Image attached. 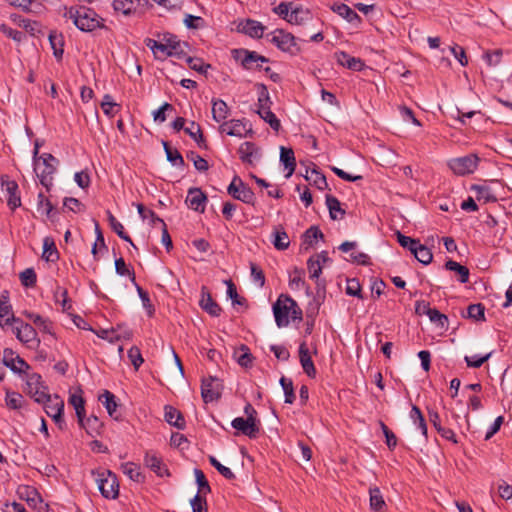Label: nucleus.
<instances>
[{
    "mask_svg": "<svg viewBox=\"0 0 512 512\" xmlns=\"http://www.w3.org/2000/svg\"><path fill=\"white\" fill-rule=\"evenodd\" d=\"M62 16L72 20L73 24L83 32H92L97 28H105L104 19L94 10L86 6L63 7Z\"/></svg>",
    "mask_w": 512,
    "mask_h": 512,
    "instance_id": "obj_1",
    "label": "nucleus"
},
{
    "mask_svg": "<svg viewBox=\"0 0 512 512\" xmlns=\"http://www.w3.org/2000/svg\"><path fill=\"white\" fill-rule=\"evenodd\" d=\"M39 145L35 144L33 151V168L40 183L47 189L50 190L53 185V174L56 172V165L58 160L50 153H44L38 156Z\"/></svg>",
    "mask_w": 512,
    "mask_h": 512,
    "instance_id": "obj_2",
    "label": "nucleus"
},
{
    "mask_svg": "<svg viewBox=\"0 0 512 512\" xmlns=\"http://www.w3.org/2000/svg\"><path fill=\"white\" fill-rule=\"evenodd\" d=\"M96 475V482L101 495L106 499H116L119 495V482L116 474L110 470L102 469L92 471Z\"/></svg>",
    "mask_w": 512,
    "mask_h": 512,
    "instance_id": "obj_3",
    "label": "nucleus"
},
{
    "mask_svg": "<svg viewBox=\"0 0 512 512\" xmlns=\"http://www.w3.org/2000/svg\"><path fill=\"white\" fill-rule=\"evenodd\" d=\"M480 158L477 154L471 153L461 157L451 158L447 166L456 176H466L474 173L478 168Z\"/></svg>",
    "mask_w": 512,
    "mask_h": 512,
    "instance_id": "obj_4",
    "label": "nucleus"
},
{
    "mask_svg": "<svg viewBox=\"0 0 512 512\" xmlns=\"http://www.w3.org/2000/svg\"><path fill=\"white\" fill-rule=\"evenodd\" d=\"M267 37L271 43L283 52L295 55L300 51L294 35L283 29H276L268 34Z\"/></svg>",
    "mask_w": 512,
    "mask_h": 512,
    "instance_id": "obj_5",
    "label": "nucleus"
},
{
    "mask_svg": "<svg viewBox=\"0 0 512 512\" xmlns=\"http://www.w3.org/2000/svg\"><path fill=\"white\" fill-rule=\"evenodd\" d=\"M219 132L238 138H246L253 135L252 125L244 118L223 122L219 126Z\"/></svg>",
    "mask_w": 512,
    "mask_h": 512,
    "instance_id": "obj_6",
    "label": "nucleus"
},
{
    "mask_svg": "<svg viewBox=\"0 0 512 512\" xmlns=\"http://www.w3.org/2000/svg\"><path fill=\"white\" fill-rule=\"evenodd\" d=\"M283 295H281L276 303L273 305V313L275 322L278 327H285L289 324V313L294 307H297L296 302L289 296H285L282 301Z\"/></svg>",
    "mask_w": 512,
    "mask_h": 512,
    "instance_id": "obj_7",
    "label": "nucleus"
},
{
    "mask_svg": "<svg viewBox=\"0 0 512 512\" xmlns=\"http://www.w3.org/2000/svg\"><path fill=\"white\" fill-rule=\"evenodd\" d=\"M227 191L236 200H240L246 204H254V192L238 176L233 178Z\"/></svg>",
    "mask_w": 512,
    "mask_h": 512,
    "instance_id": "obj_8",
    "label": "nucleus"
},
{
    "mask_svg": "<svg viewBox=\"0 0 512 512\" xmlns=\"http://www.w3.org/2000/svg\"><path fill=\"white\" fill-rule=\"evenodd\" d=\"M26 374V388L25 391L32 398L35 399L36 402H44L47 398V393L45 392L46 387L42 382V378L38 373H25Z\"/></svg>",
    "mask_w": 512,
    "mask_h": 512,
    "instance_id": "obj_9",
    "label": "nucleus"
},
{
    "mask_svg": "<svg viewBox=\"0 0 512 512\" xmlns=\"http://www.w3.org/2000/svg\"><path fill=\"white\" fill-rule=\"evenodd\" d=\"M3 364L16 374H24L30 369V365L15 351L5 348L2 356Z\"/></svg>",
    "mask_w": 512,
    "mask_h": 512,
    "instance_id": "obj_10",
    "label": "nucleus"
},
{
    "mask_svg": "<svg viewBox=\"0 0 512 512\" xmlns=\"http://www.w3.org/2000/svg\"><path fill=\"white\" fill-rule=\"evenodd\" d=\"M201 397L205 403L217 401L221 397V384L218 378L209 376L202 379Z\"/></svg>",
    "mask_w": 512,
    "mask_h": 512,
    "instance_id": "obj_11",
    "label": "nucleus"
},
{
    "mask_svg": "<svg viewBox=\"0 0 512 512\" xmlns=\"http://www.w3.org/2000/svg\"><path fill=\"white\" fill-rule=\"evenodd\" d=\"M44 403V409L46 414L51 417L54 422L59 426L60 429L63 428V425H65L64 419H63V410H64V403L62 400H60L58 397H55L52 399L48 394L47 398L45 399Z\"/></svg>",
    "mask_w": 512,
    "mask_h": 512,
    "instance_id": "obj_12",
    "label": "nucleus"
},
{
    "mask_svg": "<svg viewBox=\"0 0 512 512\" xmlns=\"http://www.w3.org/2000/svg\"><path fill=\"white\" fill-rule=\"evenodd\" d=\"M144 465L159 477H169L170 472L162 457L155 451L149 450L144 455Z\"/></svg>",
    "mask_w": 512,
    "mask_h": 512,
    "instance_id": "obj_13",
    "label": "nucleus"
},
{
    "mask_svg": "<svg viewBox=\"0 0 512 512\" xmlns=\"http://www.w3.org/2000/svg\"><path fill=\"white\" fill-rule=\"evenodd\" d=\"M1 186L8 195L7 205L11 210H15L21 205V198L19 195V187L16 181L11 180L7 175L0 177Z\"/></svg>",
    "mask_w": 512,
    "mask_h": 512,
    "instance_id": "obj_14",
    "label": "nucleus"
},
{
    "mask_svg": "<svg viewBox=\"0 0 512 512\" xmlns=\"http://www.w3.org/2000/svg\"><path fill=\"white\" fill-rule=\"evenodd\" d=\"M259 424V421H254L251 418L243 417H237L231 422V425L234 429L251 439H254L258 436L260 431Z\"/></svg>",
    "mask_w": 512,
    "mask_h": 512,
    "instance_id": "obj_15",
    "label": "nucleus"
},
{
    "mask_svg": "<svg viewBox=\"0 0 512 512\" xmlns=\"http://www.w3.org/2000/svg\"><path fill=\"white\" fill-rule=\"evenodd\" d=\"M239 158L244 164L254 166L261 157L260 148L253 142H243L238 148Z\"/></svg>",
    "mask_w": 512,
    "mask_h": 512,
    "instance_id": "obj_16",
    "label": "nucleus"
},
{
    "mask_svg": "<svg viewBox=\"0 0 512 512\" xmlns=\"http://www.w3.org/2000/svg\"><path fill=\"white\" fill-rule=\"evenodd\" d=\"M11 320L16 325H20L21 343L27 346H33L34 344L38 346L40 344V340L37 338V332L32 325L24 322L21 318H12Z\"/></svg>",
    "mask_w": 512,
    "mask_h": 512,
    "instance_id": "obj_17",
    "label": "nucleus"
},
{
    "mask_svg": "<svg viewBox=\"0 0 512 512\" xmlns=\"http://www.w3.org/2000/svg\"><path fill=\"white\" fill-rule=\"evenodd\" d=\"M12 318L16 317L13 313L12 306L10 304L9 292L3 291L0 294V327L3 330H6L8 324H10L11 322L14 323L11 320Z\"/></svg>",
    "mask_w": 512,
    "mask_h": 512,
    "instance_id": "obj_18",
    "label": "nucleus"
},
{
    "mask_svg": "<svg viewBox=\"0 0 512 512\" xmlns=\"http://www.w3.org/2000/svg\"><path fill=\"white\" fill-rule=\"evenodd\" d=\"M148 4V0H114L112 7L115 12L129 16L135 13L137 7L146 6Z\"/></svg>",
    "mask_w": 512,
    "mask_h": 512,
    "instance_id": "obj_19",
    "label": "nucleus"
},
{
    "mask_svg": "<svg viewBox=\"0 0 512 512\" xmlns=\"http://www.w3.org/2000/svg\"><path fill=\"white\" fill-rule=\"evenodd\" d=\"M207 202V196L199 188H190L186 197V203L189 208L204 212Z\"/></svg>",
    "mask_w": 512,
    "mask_h": 512,
    "instance_id": "obj_20",
    "label": "nucleus"
},
{
    "mask_svg": "<svg viewBox=\"0 0 512 512\" xmlns=\"http://www.w3.org/2000/svg\"><path fill=\"white\" fill-rule=\"evenodd\" d=\"M17 494L20 499L25 500L29 506L40 509L39 505L42 504V499L34 487L28 485L19 486Z\"/></svg>",
    "mask_w": 512,
    "mask_h": 512,
    "instance_id": "obj_21",
    "label": "nucleus"
},
{
    "mask_svg": "<svg viewBox=\"0 0 512 512\" xmlns=\"http://www.w3.org/2000/svg\"><path fill=\"white\" fill-rule=\"evenodd\" d=\"M200 307L213 317H218L222 311L219 304L213 300L210 292L206 287H202L201 299L199 302Z\"/></svg>",
    "mask_w": 512,
    "mask_h": 512,
    "instance_id": "obj_22",
    "label": "nucleus"
},
{
    "mask_svg": "<svg viewBox=\"0 0 512 512\" xmlns=\"http://www.w3.org/2000/svg\"><path fill=\"white\" fill-rule=\"evenodd\" d=\"M335 59L339 65L353 71H361L365 66L360 58L353 57L344 51L336 52Z\"/></svg>",
    "mask_w": 512,
    "mask_h": 512,
    "instance_id": "obj_23",
    "label": "nucleus"
},
{
    "mask_svg": "<svg viewBox=\"0 0 512 512\" xmlns=\"http://www.w3.org/2000/svg\"><path fill=\"white\" fill-rule=\"evenodd\" d=\"M299 359L303 371L307 374V376L310 378H315L316 369L305 342L301 343L299 346Z\"/></svg>",
    "mask_w": 512,
    "mask_h": 512,
    "instance_id": "obj_24",
    "label": "nucleus"
},
{
    "mask_svg": "<svg viewBox=\"0 0 512 512\" xmlns=\"http://www.w3.org/2000/svg\"><path fill=\"white\" fill-rule=\"evenodd\" d=\"M145 45L151 49L156 58H166L174 55V46L166 45L154 39H145Z\"/></svg>",
    "mask_w": 512,
    "mask_h": 512,
    "instance_id": "obj_25",
    "label": "nucleus"
},
{
    "mask_svg": "<svg viewBox=\"0 0 512 512\" xmlns=\"http://www.w3.org/2000/svg\"><path fill=\"white\" fill-rule=\"evenodd\" d=\"M238 30L250 37L261 38L265 27L256 20L246 19L238 25Z\"/></svg>",
    "mask_w": 512,
    "mask_h": 512,
    "instance_id": "obj_26",
    "label": "nucleus"
},
{
    "mask_svg": "<svg viewBox=\"0 0 512 512\" xmlns=\"http://www.w3.org/2000/svg\"><path fill=\"white\" fill-rule=\"evenodd\" d=\"M331 9L351 24L359 25L362 21L361 17L344 3H335Z\"/></svg>",
    "mask_w": 512,
    "mask_h": 512,
    "instance_id": "obj_27",
    "label": "nucleus"
},
{
    "mask_svg": "<svg viewBox=\"0 0 512 512\" xmlns=\"http://www.w3.org/2000/svg\"><path fill=\"white\" fill-rule=\"evenodd\" d=\"M244 57L241 59L242 66L247 70L260 68L259 63L268 62L269 59L255 51L243 50Z\"/></svg>",
    "mask_w": 512,
    "mask_h": 512,
    "instance_id": "obj_28",
    "label": "nucleus"
},
{
    "mask_svg": "<svg viewBox=\"0 0 512 512\" xmlns=\"http://www.w3.org/2000/svg\"><path fill=\"white\" fill-rule=\"evenodd\" d=\"M369 506L372 512H384L387 508L383 495L378 487L369 489Z\"/></svg>",
    "mask_w": 512,
    "mask_h": 512,
    "instance_id": "obj_29",
    "label": "nucleus"
},
{
    "mask_svg": "<svg viewBox=\"0 0 512 512\" xmlns=\"http://www.w3.org/2000/svg\"><path fill=\"white\" fill-rule=\"evenodd\" d=\"M230 109L227 103L222 99L212 100V118L218 123L226 122Z\"/></svg>",
    "mask_w": 512,
    "mask_h": 512,
    "instance_id": "obj_30",
    "label": "nucleus"
},
{
    "mask_svg": "<svg viewBox=\"0 0 512 512\" xmlns=\"http://www.w3.org/2000/svg\"><path fill=\"white\" fill-rule=\"evenodd\" d=\"M280 162L285 166L288 170L285 175L286 178L291 177L296 168V160L294 151L291 148L281 147L280 148Z\"/></svg>",
    "mask_w": 512,
    "mask_h": 512,
    "instance_id": "obj_31",
    "label": "nucleus"
},
{
    "mask_svg": "<svg viewBox=\"0 0 512 512\" xmlns=\"http://www.w3.org/2000/svg\"><path fill=\"white\" fill-rule=\"evenodd\" d=\"M312 19V14L309 9L302 6L293 7L290 12L289 22L294 25H303Z\"/></svg>",
    "mask_w": 512,
    "mask_h": 512,
    "instance_id": "obj_32",
    "label": "nucleus"
},
{
    "mask_svg": "<svg viewBox=\"0 0 512 512\" xmlns=\"http://www.w3.org/2000/svg\"><path fill=\"white\" fill-rule=\"evenodd\" d=\"M122 472L132 481L137 483H143L145 481V475L141 472V468L134 462H126L121 464Z\"/></svg>",
    "mask_w": 512,
    "mask_h": 512,
    "instance_id": "obj_33",
    "label": "nucleus"
},
{
    "mask_svg": "<svg viewBox=\"0 0 512 512\" xmlns=\"http://www.w3.org/2000/svg\"><path fill=\"white\" fill-rule=\"evenodd\" d=\"M147 212L150 214L152 226H156L157 224L161 225V230H162L161 242L163 243V245H165L166 249L169 251L172 248V240L169 235L166 223L164 222L163 219L158 217L153 210H148Z\"/></svg>",
    "mask_w": 512,
    "mask_h": 512,
    "instance_id": "obj_34",
    "label": "nucleus"
},
{
    "mask_svg": "<svg viewBox=\"0 0 512 512\" xmlns=\"http://www.w3.org/2000/svg\"><path fill=\"white\" fill-rule=\"evenodd\" d=\"M49 43L53 50V55L57 60H61L64 53V37L61 33L51 31L49 34Z\"/></svg>",
    "mask_w": 512,
    "mask_h": 512,
    "instance_id": "obj_35",
    "label": "nucleus"
},
{
    "mask_svg": "<svg viewBox=\"0 0 512 512\" xmlns=\"http://www.w3.org/2000/svg\"><path fill=\"white\" fill-rule=\"evenodd\" d=\"M164 409L165 420L170 425L175 426L178 429H183L185 427V420L179 410L170 405H166Z\"/></svg>",
    "mask_w": 512,
    "mask_h": 512,
    "instance_id": "obj_36",
    "label": "nucleus"
},
{
    "mask_svg": "<svg viewBox=\"0 0 512 512\" xmlns=\"http://www.w3.org/2000/svg\"><path fill=\"white\" fill-rule=\"evenodd\" d=\"M257 105H258L257 113L259 114V116L262 115L265 110L266 111L271 110L272 101L270 99L268 89L264 84L258 85V104Z\"/></svg>",
    "mask_w": 512,
    "mask_h": 512,
    "instance_id": "obj_37",
    "label": "nucleus"
},
{
    "mask_svg": "<svg viewBox=\"0 0 512 512\" xmlns=\"http://www.w3.org/2000/svg\"><path fill=\"white\" fill-rule=\"evenodd\" d=\"M304 177L319 190H324L328 186L325 175L315 168L311 170L307 169Z\"/></svg>",
    "mask_w": 512,
    "mask_h": 512,
    "instance_id": "obj_38",
    "label": "nucleus"
},
{
    "mask_svg": "<svg viewBox=\"0 0 512 512\" xmlns=\"http://www.w3.org/2000/svg\"><path fill=\"white\" fill-rule=\"evenodd\" d=\"M5 404L9 409L19 410L24 407L26 400L18 392L10 391L8 388L5 389Z\"/></svg>",
    "mask_w": 512,
    "mask_h": 512,
    "instance_id": "obj_39",
    "label": "nucleus"
},
{
    "mask_svg": "<svg viewBox=\"0 0 512 512\" xmlns=\"http://www.w3.org/2000/svg\"><path fill=\"white\" fill-rule=\"evenodd\" d=\"M42 258L48 262H56L59 259V252L52 238L46 237L43 240Z\"/></svg>",
    "mask_w": 512,
    "mask_h": 512,
    "instance_id": "obj_40",
    "label": "nucleus"
},
{
    "mask_svg": "<svg viewBox=\"0 0 512 512\" xmlns=\"http://www.w3.org/2000/svg\"><path fill=\"white\" fill-rule=\"evenodd\" d=\"M326 205L331 219H341L345 215V210L341 208L340 201L333 195H326Z\"/></svg>",
    "mask_w": 512,
    "mask_h": 512,
    "instance_id": "obj_41",
    "label": "nucleus"
},
{
    "mask_svg": "<svg viewBox=\"0 0 512 512\" xmlns=\"http://www.w3.org/2000/svg\"><path fill=\"white\" fill-rule=\"evenodd\" d=\"M81 427L85 429L87 434L94 437L100 434L101 429L103 427L102 422L98 419L96 416H90L85 420V417L83 418V422H79Z\"/></svg>",
    "mask_w": 512,
    "mask_h": 512,
    "instance_id": "obj_42",
    "label": "nucleus"
},
{
    "mask_svg": "<svg viewBox=\"0 0 512 512\" xmlns=\"http://www.w3.org/2000/svg\"><path fill=\"white\" fill-rule=\"evenodd\" d=\"M99 400L103 403V405L105 406L108 414L115 418V419H118V416H116V412H117V402H116V397L115 395L108 391V390H105L103 392L102 395L99 396Z\"/></svg>",
    "mask_w": 512,
    "mask_h": 512,
    "instance_id": "obj_43",
    "label": "nucleus"
},
{
    "mask_svg": "<svg viewBox=\"0 0 512 512\" xmlns=\"http://www.w3.org/2000/svg\"><path fill=\"white\" fill-rule=\"evenodd\" d=\"M445 268L449 271L456 272L459 276L458 280L460 283L465 284L469 281L470 272L466 266H463L454 260H448L445 263Z\"/></svg>",
    "mask_w": 512,
    "mask_h": 512,
    "instance_id": "obj_44",
    "label": "nucleus"
},
{
    "mask_svg": "<svg viewBox=\"0 0 512 512\" xmlns=\"http://www.w3.org/2000/svg\"><path fill=\"white\" fill-rule=\"evenodd\" d=\"M186 134H188L200 148H206V141L202 134L201 127L198 123L192 121L189 127L184 128Z\"/></svg>",
    "mask_w": 512,
    "mask_h": 512,
    "instance_id": "obj_45",
    "label": "nucleus"
},
{
    "mask_svg": "<svg viewBox=\"0 0 512 512\" xmlns=\"http://www.w3.org/2000/svg\"><path fill=\"white\" fill-rule=\"evenodd\" d=\"M415 258L422 264L428 265L432 262L433 254L431 250L418 242L414 249L411 252Z\"/></svg>",
    "mask_w": 512,
    "mask_h": 512,
    "instance_id": "obj_46",
    "label": "nucleus"
},
{
    "mask_svg": "<svg viewBox=\"0 0 512 512\" xmlns=\"http://www.w3.org/2000/svg\"><path fill=\"white\" fill-rule=\"evenodd\" d=\"M164 151L166 153L167 160L174 166L184 167L185 162L180 152L172 148L168 142H163Z\"/></svg>",
    "mask_w": 512,
    "mask_h": 512,
    "instance_id": "obj_47",
    "label": "nucleus"
},
{
    "mask_svg": "<svg viewBox=\"0 0 512 512\" xmlns=\"http://www.w3.org/2000/svg\"><path fill=\"white\" fill-rule=\"evenodd\" d=\"M237 363L245 368L252 366L253 356L246 345H241L234 353Z\"/></svg>",
    "mask_w": 512,
    "mask_h": 512,
    "instance_id": "obj_48",
    "label": "nucleus"
},
{
    "mask_svg": "<svg viewBox=\"0 0 512 512\" xmlns=\"http://www.w3.org/2000/svg\"><path fill=\"white\" fill-rule=\"evenodd\" d=\"M101 108L105 115L113 118L119 112L120 105L113 101L111 95L105 94L101 102Z\"/></svg>",
    "mask_w": 512,
    "mask_h": 512,
    "instance_id": "obj_49",
    "label": "nucleus"
},
{
    "mask_svg": "<svg viewBox=\"0 0 512 512\" xmlns=\"http://www.w3.org/2000/svg\"><path fill=\"white\" fill-rule=\"evenodd\" d=\"M273 245L278 250H286L289 247V237L283 227L275 229Z\"/></svg>",
    "mask_w": 512,
    "mask_h": 512,
    "instance_id": "obj_50",
    "label": "nucleus"
},
{
    "mask_svg": "<svg viewBox=\"0 0 512 512\" xmlns=\"http://www.w3.org/2000/svg\"><path fill=\"white\" fill-rule=\"evenodd\" d=\"M410 418L413 423L420 429L423 436L427 437V424L421 410L413 405L410 411Z\"/></svg>",
    "mask_w": 512,
    "mask_h": 512,
    "instance_id": "obj_51",
    "label": "nucleus"
},
{
    "mask_svg": "<svg viewBox=\"0 0 512 512\" xmlns=\"http://www.w3.org/2000/svg\"><path fill=\"white\" fill-rule=\"evenodd\" d=\"M69 403L74 407L78 422H83L85 417V401L81 395L72 394L69 398Z\"/></svg>",
    "mask_w": 512,
    "mask_h": 512,
    "instance_id": "obj_52",
    "label": "nucleus"
},
{
    "mask_svg": "<svg viewBox=\"0 0 512 512\" xmlns=\"http://www.w3.org/2000/svg\"><path fill=\"white\" fill-rule=\"evenodd\" d=\"M427 316L429 317L432 323L436 324L441 329L447 330L449 320L445 314H442L436 308H433L432 310L428 311Z\"/></svg>",
    "mask_w": 512,
    "mask_h": 512,
    "instance_id": "obj_53",
    "label": "nucleus"
},
{
    "mask_svg": "<svg viewBox=\"0 0 512 512\" xmlns=\"http://www.w3.org/2000/svg\"><path fill=\"white\" fill-rule=\"evenodd\" d=\"M37 199V211L48 218L51 217L54 206L50 200L42 192L38 194Z\"/></svg>",
    "mask_w": 512,
    "mask_h": 512,
    "instance_id": "obj_54",
    "label": "nucleus"
},
{
    "mask_svg": "<svg viewBox=\"0 0 512 512\" xmlns=\"http://www.w3.org/2000/svg\"><path fill=\"white\" fill-rule=\"evenodd\" d=\"M280 385L284 391L285 395V403L292 404L294 403L296 396L294 393L293 382L291 379L282 376L280 379Z\"/></svg>",
    "mask_w": 512,
    "mask_h": 512,
    "instance_id": "obj_55",
    "label": "nucleus"
},
{
    "mask_svg": "<svg viewBox=\"0 0 512 512\" xmlns=\"http://www.w3.org/2000/svg\"><path fill=\"white\" fill-rule=\"evenodd\" d=\"M25 316L45 333H51V322L39 314L25 312Z\"/></svg>",
    "mask_w": 512,
    "mask_h": 512,
    "instance_id": "obj_56",
    "label": "nucleus"
},
{
    "mask_svg": "<svg viewBox=\"0 0 512 512\" xmlns=\"http://www.w3.org/2000/svg\"><path fill=\"white\" fill-rule=\"evenodd\" d=\"M471 189L476 192L478 200L483 199L484 202H494L496 197L492 194L491 189L485 185H472Z\"/></svg>",
    "mask_w": 512,
    "mask_h": 512,
    "instance_id": "obj_57",
    "label": "nucleus"
},
{
    "mask_svg": "<svg viewBox=\"0 0 512 512\" xmlns=\"http://www.w3.org/2000/svg\"><path fill=\"white\" fill-rule=\"evenodd\" d=\"M193 512H208L206 495L197 492L190 501Z\"/></svg>",
    "mask_w": 512,
    "mask_h": 512,
    "instance_id": "obj_58",
    "label": "nucleus"
},
{
    "mask_svg": "<svg viewBox=\"0 0 512 512\" xmlns=\"http://www.w3.org/2000/svg\"><path fill=\"white\" fill-rule=\"evenodd\" d=\"M188 66L199 73L205 74L211 68L210 64H206L203 59L197 57H188L186 59Z\"/></svg>",
    "mask_w": 512,
    "mask_h": 512,
    "instance_id": "obj_59",
    "label": "nucleus"
},
{
    "mask_svg": "<svg viewBox=\"0 0 512 512\" xmlns=\"http://www.w3.org/2000/svg\"><path fill=\"white\" fill-rule=\"evenodd\" d=\"M194 474L198 485V492L203 493L204 495L209 494L211 492V488L203 471L200 469H195Z\"/></svg>",
    "mask_w": 512,
    "mask_h": 512,
    "instance_id": "obj_60",
    "label": "nucleus"
},
{
    "mask_svg": "<svg viewBox=\"0 0 512 512\" xmlns=\"http://www.w3.org/2000/svg\"><path fill=\"white\" fill-rule=\"evenodd\" d=\"M303 238L304 243L311 246L314 240L323 239L324 234L322 233L318 226H311L305 231Z\"/></svg>",
    "mask_w": 512,
    "mask_h": 512,
    "instance_id": "obj_61",
    "label": "nucleus"
},
{
    "mask_svg": "<svg viewBox=\"0 0 512 512\" xmlns=\"http://www.w3.org/2000/svg\"><path fill=\"white\" fill-rule=\"evenodd\" d=\"M209 462L226 479H235V474L231 471V469L222 465L214 456H209Z\"/></svg>",
    "mask_w": 512,
    "mask_h": 512,
    "instance_id": "obj_62",
    "label": "nucleus"
},
{
    "mask_svg": "<svg viewBox=\"0 0 512 512\" xmlns=\"http://www.w3.org/2000/svg\"><path fill=\"white\" fill-rule=\"evenodd\" d=\"M467 314L469 318L474 320H484L485 308L481 303L470 304L467 308Z\"/></svg>",
    "mask_w": 512,
    "mask_h": 512,
    "instance_id": "obj_63",
    "label": "nucleus"
},
{
    "mask_svg": "<svg viewBox=\"0 0 512 512\" xmlns=\"http://www.w3.org/2000/svg\"><path fill=\"white\" fill-rule=\"evenodd\" d=\"M20 280L23 286L33 287L36 284L37 276L32 268H27L20 273Z\"/></svg>",
    "mask_w": 512,
    "mask_h": 512,
    "instance_id": "obj_64",
    "label": "nucleus"
}]
</instances>
